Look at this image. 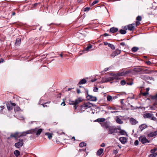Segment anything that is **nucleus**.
I'll list each match as a JSON object with an SVG mask.
<instances>
[{
	"label": "nucleus",
	"mask_w": 157,
	"mask_h": 157,
	"mask_svg": "<svg viewBox=\"0 0 157 157\" xmlns=\"http://www.w3.org/2000/svg\"><path fill=\"white\" fill-rule=\"evenodd\" d=\"M142 78L145 80H153L154 79V78H152L151 77H150L147 75H143L142 76Z\"/></svg>",
	"instance_id": "16"
},
{
	"label": "nucleus",
	"mask_w": 157,
	"mask_h": 157,
	"mask_svg": "<svg viewBox=\"0 0 157 157\" xmlns=\"http://www.w3.org/2000/svg\"><path fill=\"white\" fill-rule=\"evenodd\" d=\"M119 32L120 33L122 34H124L126 33V31L123 29H121L119 31Z\"/></svg>",
	"instance_id": "36"
},
{
	"label": "nucleus",
	"mask_w": 157,
	"mask_h": 157,
	"mask_svg": "<svg viewBox=\"0 0 157 157\" xmlns=\"http://www.w3.org/2000/svg\"><path fill=\"white\" fill-rule=\"evenodd\" d=\"M74 102H75L74 101H72L70 102L69 104H70L71 105H75L74 103Z\"/></svg>",
	"instance_id": "56"
},
{
	"label": "nucleus",
	"mask_w": 157,
	"mask_h": 157,
	"mask_svg": "<svg viewBox=\"0 0 157 157\" xmlns=\"http://www.w3.org/2000/svg\"><path fill=\"white\" fill-rule=\"evenodd\" d=\"M144 71L145 72L144 73L145 74H149L153 72L152 71H149L147 69L145 70Z\"/></svg>",
	"instance_id": "38"
},
{
	"label": "nucleus",
	"mask_w": 157,
	"mask_h": 157,
	"mask_svg": "<svg viewBox=\"0 0 157 157\" xmlns=\"http://www.w3.org/2000/svg\"><path fill=\"white\" fill-rule=\"evenodd\" d=\"M32 134L36 133V135L37 136L39 135L42 131V129H38L37 128H36L33 129H31Z\"/></svg>",
	"instance_id": "2"
},
{
	"label": "nucleus",
	"mask_w": 157,
	"mask_h": 157,
	"mask_svg": "<svg viewBox=\"0 0 157 157\" xmlns=\"http://www.w3.org/2000/svg\"><path fill=\"white\" fill-rule=\"evenodd\" d=\"M120 83H121V84L122 86H124L126 84V82L124 80H122L121 81Z\"/></svg>",
	"instance_id": "42"
},
{
	"label": "nucleus",
	"mask_w": 157,
	"mask_h": 157,
	"mask_svg": "<svg viewBox=\"0 0 157 157\" xmlns=\"http://www.w3.org/2000/svg\"><path fill=\"white\" fill-rule=\"evenodd\" d=\"M112 97L111 96L109 95V101H111L112 100Z\"/></svg>",
	"instance_id": "54"
},
{
	"label": "nucleus",
	"mask_w": 157,
	"mask_h": 157,
	"mask_svg": "<svg viewBox=\"0 0 157 157\" xmlns=\"http://www.w3.org/2000/svg\"><path fill=\"white\" fill-rule=\"evenodd\" d=\"M121 45L124 46L125 45V43L124 42H121L120 43Z\"/></svg>",
	"instance_id": "57"
},
{
	"label": "nucleus",
	"mask_w": 157,
	"mask_h": 157,
	"mask_svg": "<svg viewBox=\"0 0 157 157\" xmlns=\"http://www.w3.org/2000/svg\"><path fill=\"white\" fill-rule=\"evenodd\" d=\"M147 136L148 137H152L154 136H155V135H154V134L152 132H151L148 134L147 135Z\"/></svg>",
	"instance_id": "40"
},
{
	"label": "nucleus",
	"mask_w": 157,
	"mask_h": 157,
	"mask_svg": "<svg viewBox=\"0 0 157 157\" xmlns=\"http://www.w3.org/2000/svg\"><path fill=\"white\" fill-rule=\"evenodd\" d=\"M23 140L19 139L18 142L15 143L14 144L15 147L17 148H19L21 147L23 145Z\"/></svg>",
	"instance_id": "3"
},
{
	"label": "nucleus",
	"mask_w": 157,
	"mask_h": 157,
	"mask_svg": "<svg viewBox=\"0 0 157 157\" xmlns=\"http://www.w3.org/2000/svg\"><path fill=\"white\" fill-rule=\"evenodd\" d=\"M82 101V100L81 99V98H79L76 99L74 103L75 105H77L79 103L81 102Z\"/></svg>",
	"instance_id": "27"
},
{
	"label": "nucleus",
	"mask_w": 157,
	"mask_h": 157,
	"mask_svg": "<svg viewBox=\"0 0 157 157\" xmlns=\"http://www.w3.org/2000/svg\"><path fill=\"white\" fill-rule=\"evenodd\" d=\"M105 121V119L104 118H99L95 120L94 121L97 122L99 123L103 122Z\"/></svg>",
	"instance_id": "23"
},
{
	"label": "nucleus",
	"mask_w": 157,
	"mask_h": 157,
	"mask_svg": "<svg viewBox=\"0 0 157 157\" xmlns=\"http://www.w3.org/2000/svg\"><path fill=\"white\" fill-rule=\"evenodd\" d=\"M121 50L119 49H116L115 51L113 52L111 55V56L114 57L117 55L120 54L121 52Z\"/></svg>",
	"instance_id": "11"
},
{
	"label": "nucleus",
	"mask_w": 157,
	"mask_h": 157,
	"mask_svg": "<svg viewBox=\"0 0 157 157\" xmlns=\"http://www.w3.org/2000/svg\"><path fill=\"white\" fill-rule=\"evenodd\" d=\"M151 98L152 99L155 100L154 105L155 106L157 105V93L155 94L152 96L151 97Z\"/></svg>",
	"instance_id": "14"
},
{
	"label": "nucleus",
	"mask_w": 157,
	"mask_h": 157,
	"mask_svg": "<svg viewBox=\"0 0 157 157\" xmlns=\"http://www.w3.org/2000/svg\"><path fill=\"white\" fill-rule=\"evenodd\" d=\"M109 47H110L112 49L114 50L115 49V46L113 44L109 43Z\"/></svg>",
	"instance_id": "37"
},
{
	"label": "nucleus",
	"mask_w": 157,
	"mask_h": 157,
	"mask_svg": "<svg viewBox=\"0 0 157 157\" xmlns=\"http://www.w3.org/2000/svg\"><path fill=\"white\" fill-rule=\"evenodd\" d=\"M37 4H38V3H36L34 4H33V5H32V7H31V8L33 9H34V7H35L36 6Z\"/></svg>",
	"instance_id": "48"
},
{
	"label": "nucleus",
	"mask_w": 157,
	"mask_h": 157,
	"mask_svg": "<svg viewBox=\"0 0 157 157\" xmlns=\"http://www.w3.org/2000/svg\"><path fill=\"white\" fill-rule=\"evenodd\" d=\"M77 92L78 94H79L81 92L80 90L79 89H77Z\"/></svg>",
	"instance_id": "60"
},
{
	"label": "nucleus",
	"mask_w": 157,
	"mask_h": 157,
	"mask_svg": "<svg viewBox=\"0 0 157 157\" xmlns=\"http://www.w3.org/2000/svg\"><path fill=\"white\" fill-rule=\"evenodd\" d=\"M119 133L121 135H125L126 134V132L124 130L120 129Z\"/></svg>",
	"instance_id": "31"
},
{
	"label": "nucleus",
	"mask_w": 157,
	"mask_h": 157,
	"mask_svg": "<svg viewBox=\"0 0 157 157\" xmlns=\"http://www.w3.org/2000/svg\"><path fill=\"white\" fill-rule=\"evenodd\" d=\"M102 82H108V77L107 76L102 78Z\"/></svg>",
	"instance_id": "28"
},
{
	"label": "nucleus",
	"mask_w": 157,
	"mask_h": 157,
	"mask_svg": "<svg viewBox=\"0 0 157 157\" xmlns=\"http://www.w3.org/2000/svg\"><path fill=\"white\" fill-rule=\"evenodd\" d=\"M105 146V144L104 143H102L101 145V147H104Z\"/></svg>",
	"instance_id": "62"
},
{
	"label": "nucleus",
	"mask_w": 157,
	"mask_h": 157,
	"mask_svg": "<svg viewBox=\"0 0 157 157\" xmlns=\"http://www.w3.org/2000/svg\"><path fill=\"white\" fill-rule=\"evenodd\" d=\"M123 70L124 72V74H125V76L129 75L130 73H132V69H130L129 70L127 71H125V69H123Z\"/></svg>",
	"instance_id": "21"
},
{
	"label": "nucleus",
	"mask_w": 157,
	"mask_h": 157,
	"mask_svg": "<svg viewBox=\"0 0 157 157\" xmlns=\"http://www.w3.org/2000/svg\"><path fill=\"white\" fill-rule=\"evenodd\" d=\"M142 94L143 96H146L148 94V92H145L144 93H142Z\"/></svg>",
	"instance_id": "49"
},
{
	"label": "nucleus",
	"mask_w": 157,
	"mask_h": 157,
	"mask_svg": "<svg viewBox=\"0 0 157 157\" xmlns=\"http://www.w3.org/2000/svg\"><path fill=\"white\" fill-rule=\"evenodd\" d=\"M92 106V104L89 102L85 103L81 105L82 108L84 109H87L91 107Z\"/></svg>",
	"instance_id": "4"
},
{
	"label": "nucleus",
	"mask_w": 157,
	"mask_h": 157,
	"mask_svg": "<svg viewBox=\"0 0 157 157\" xmlns=\"http://www.w3.org/2000/svg\"><path fill=\"white\" fill-rule=\"evenodd\" d=\"M21 43V38H18L17 39L15 42V44L16 46H19Z\"/></svg>",
	"instance_id": "24"
},
{
	"label": "nucleus",
	"mask_w": 157,
	"mask_h": 157,
	"mask_svg": "<svg viewBox=\"0 0 157 157\" xmlns=\"http://www.w3.org/2000/svg\"><path fill=\"white\" fill-rule=\"evenodd\" d=\"M104 43V45L105 46H107L108 45V42H103ZM103 46V44H100L99 45V46Z\"/></svg>",
	"instance_id": "44"
},
{
	"label": "nucleus",
	"mask_w": 157,
	"mask_h": 157,
	"mask_svg": "<svg viewBox=\"0 0 157 157\" xmlns=\"http://www.w3.org/2000/svg\"><path fill=\"white\" fill-rule=\"evenodd\" d=\"M147 127V125L145 124H143L141 125L139 127V128L141 131H142L145 128H146Z\"/></svg>",
	"instance_id": "20"
},
{
	"label": "nucleus",
	"mask_w": 157,
	"mask_h": 157,
	"mask_svg": "<svg viewBox=\"0 0 157 157\" xmlns=\"http://www.w3.org/2000/svg\"><path fill=\"white\" fill-rule=\"evenodd\" d=\"M90 8L89 7H86L85 9V11H88L90 10Z\"/></svg>",
	"instance_id": "58"
},
{
	"label": "nucleus",
	"mask_w": 157,
	"mask_h": 157,
	"mask_svg": "<svg viewBox=\"0 0 157 157\" xmlns=\"http://www.w3.org/2000/svg\"><path fill=\"white\" fill-rule=\"evenodd\" d=\"M139 144V141L137 140L135 141L134 144L135 145H137Z\"/></svg>",
	"instance_id": "50"
},
{
	"label": "nucleus",
	"mask_w": 157,
	"mask_h": 157,
	"mask_svg": "<svg viewBox=\"0 0 157 157\" xmlns=\"http://www.w3.org/2000/svg\"><path fill=\"white\" fill-rule=\"evenodd\" d=\"M14 110L15 112L20 111L21 110L20 108L18 106H16L14 108Z\"/></svg>",
	"instance_id": "35"
},
{
	"label": "nucleus",
	"mask_w": 157,
	"mask_h": 157,
	"mask_svg": "<svg viewBox=\"0 0 157 157\" xmlns=\"http://www.w3.org/2000/svg\"><path fill=\"white\" fill-rule=\"evenodd\" d=\"M14 155L17 156L19 155H20V152L19 151H18V150H15L14 151Z\"/></svg>",
	"instance_id": "34"
},
{
	"label": "nucleus",
	"mask_w": 157,
	"mask_h": 157,
	"mask_svg": "<svg viewBox=\"0 0 157 157\" xmlns=\"http://www.w3.org/2000/svg\"><path fill=\"white\" fill-rule=\"evenodd\" d=\"M103 152V149L102 148H100L99 149L97 152V155L98 156L100 155Z\"/></svg>",
	"instance_id": "25"
},
{
	"label": "nucleus",
	"mask_w": 157,
	"mask_h": 157,
	"mask_svg": "<svg viewBox=\"0 0 157 157\" xmlns=\"http://www.w3.org/2000/svg\"><path fill=\"white\" fill-rule=\"evenodd\" d=\"M133 84L132 82H130V83L128 82L127 83V84L129 85H131Z\"/></svg>",
	"instance_id": "59"
},
{
	"label": "nucleus",
	"mask_w": 157,
	"mask_h": 157,
	"mask_svg": "<svg viewBox=\"0 0 157 157\" xmlns=\"http://www.w3.org/2000/svg\"><path fill=\"white\" fill-rule=\"evenodd\" d=\"M86 81L85 78L81 80L79 82V84H85L86 83Z\"/></svg>",
	"instance_id": "29"
},
{
	"label": "nucleus",
	"mask_w": 157,
	"mask_h": 157,
	"mask_svg": "<svg viewBox=\"0 0 157 157\" xmlns=\"http://www.w3.org/2000/svg\"><path fill=\"white\" fill-rule=\"evenodd\" d=\"M142 19V17L141 16H137L136 17V20L137 21H140Z\"/></svg>",
	"instance_id": "45"
},
{
	"label": "nucleus",
	"mask_w": 157,
	"mask_h": 157,
	"mask_svg": "<svg viewBox=\"0 0 157 157\" xmlns=\"http://www.w3.org/2000/svg\"><path fill=\"white\" fill-rule=\"evenodd\" d=\"M108 70V68H105L104 70L102 71V72L103 73H105V72H106Z\"/></svg>",
	"instance_id": "51"
},
{
	"label": "nucleus",
	"mask_w": 157,
	"mask_h": 157,
	"mask_svg": "<svg viewBox=\"0 0 157 157\" xmlns=\"http://www.w3.org/2000/svg\"><path fill=\"white\" fill-rule=\"evenodd\" d=\"M119 140L122 144H124L126 142V138L125 137H121L119 138Z\"/></svg>",
	"instance_id": "17"
},
{
	"label": "nucleus",
	"mask_w": 157,
	"mask_h": 157,
	"mask_svg": "<svg viewBox=\"0 0 157 157\" xmlns=\"http://www.w3.org/2000/svg\"><path fill=\"white\" fill-rule=\"evenodd\" d=\"M132 73H138L142 71L141 68L139 67L135 68L133 69H132Z\"/></svg>",
	"instance_id": "15"
},
{
	"label": "nucleus",
	"mask_w": 157,
	"mask_h": 157,
	"mask_svg": "<svg viewBox=\"0 0 157 157\" xmlns=\"http://www.w3.org/2000/svg\"><path fill=\"white\" fill-rule=\"evenodd\" d=\"M104 36H108V34H107V33H105L104 35H101V37H103Z\"/></svg>",
	"instance_id": "53"
},
{
	"label": "nucleus",
	"mask_w": 157,
	"mask_h": 157,
	"mask_svg": "<svg viewBox=\"0 0 157 157\" xmlns=\"http://www.w3.org/2000/svg\"><path fill=\"white\" fill-rule=\"evenodd\" d=\"M143 117L145 119L149 118V119L154 121H156V118L154 116L153 114L149 113H147L144 114Z\"/></svg>",
	"instance_id": "1"
},
{
	"label": "nucleus",
	"mask_w": 157,
	"mask_h": 157,
	"mask_svg": "<svg viewBox=\"0 0 157 157\" xmlns=\"http://www.w3.org/2000/svg\"><path fill=\"white\" fill-rule=\"evenodd\" d=\"M139 140L142 144L149 143L148 140L145 137L141 136L139 137Z\"/></svg>",
	"instance_id": "6"
},
{
	"label": "nucleus",
	"mask_w": 157,
	"mask_h": 157,
	"mask_svg": "<svg viewBox=\"0 0 157 157\" xmlns=\"http://www.w3.org/2000/svg\"><path fill=\"white\" fill-rule=\"evenodd\" d=\"M97 80V79H95V78H94V79H92L91 81L92 82H95V81H96V80Z\"/></svg>",
	"instance_id": "61"
},
{
	"label": "nucleus",
	"mask_w": 157,
	"mask_h": 157,
	"mask_svg": "<svg viewBox=\"0 0 157 157\" xmlns=\"http://www.w3.org/2000/svg\"><path fill=\"white\" fill-rule=\"evenodd\" d=\"M98 0H95L93 2L92 4L93 5H94L97 4V3H98Z\"/></svg>",
	"instance_id": "46"
},
{
	"label": "nucleus",
	"mask_w": 157,
	"mask_h": 157,
	"mask_svg": "<svg viewBox=\"0 0 157 157\" xmlns=\"http://www.w3.org/2000/svg\"><path fill=\"white\" fill-rule=\"evenodd\" d=\"M146 91L147 92H148V91L149 90V88H147L146 89Z\"/></svg>",
	"instance_id": "63"
},
{
	"label": "nucleus",
	"mask_w": 157,
	"mask_h": 157,
	"mask_svg": "<svg viewBox=\"0 0 157 157\" xmlns=\"http://www.w3.org/2000/svg\"><path fill=\"white\" fill-rule=\"evenodd\" d=\"M19 137H20L21 136H25L27 134H32V132L31 131V129L25 132H19Z\"/></svg>",
	"instance_id": "9"
},
{
	"label": "nucleus",
	"mask_w": 157,
	"mask_h": 157,
	"mask_svg": "<svg viewBox=\"0 0 157 157\" xmlns=\"http://www.w3.org/2000/svg\"><path fill=\"white\" fill-rule=\"evenodd\" d=\"M157 150V149L156 148H154L152 149L151 151V153H155V152Z\"/></svg>",
	"instance_id": "43"
},
{
	"label": "nucleus",
	"mask_w": 157,
	"mask_h": 157,
	"mask_svg": "<svg viewBox=\"0 0 157 157\" xmlns=\"http://www.w3.org/2000/svg\"><path fill=\"white\" fill-rule=\"evenodd\" d=\"M157 155V153H151L149 155V157H155Z\"/></svg>",
	"instance_id": "39"
},
{
	"label": "nucleus",
	"mask_w": 157,
	"mask_h": 157,
	"mask_svg": "<svg viewBox=\"0 0 157 157\" xmlns=\"http://www.w3.org/2000/svg\"><path fill=\"white\" fill-rule=\"evenodd\" d=\"M86 145V144L84 142H82L80 143L79 144V146L80 147H82L84 146H85Z\"/></svg>",
	"instance_id": "33"
},
{
	"label": "nucleus",
	"mask_w": 157,
	"mask_h": 157,
	"mask_svg": "<svg viewBox=\"0 0 157 157\" xmlns=\"http://www.w3.org/2000/svg\"><path fill=\"white\" fill-rule=\"evenodd\" d=\"M6 106L8 109L9 110H10L12 109V106H15L16 105L14 103H11L10 101L6 103Z\"/></svg>",
	"instance_id": "7"
},
{
	"label": "nucleus",
	"mask_w": 157,
	"mask_h": 157,
	"mask_svg": "<svg viewBox=\"0 0 157 157\" xmlns=\"http://www.w3.org/2000/svg\"><path fill=\"white\" fill-rule=\"evenodd\" d=\"M19 132H17L14 133L10 135V138H14L15 139H17L18 138H19Z\"/></svg>",
	"instance_id": "12"
},
{
	"label": "nucleus",
	"mask_w": 157,
	"mask_h": 157,
	"mask_svg": "<svg viewBox=\"0 0 157 157\" xmlns=\"http://www.w3.org/2000/svg\"><path fill=\"white\" fill-rule=\"evenodd\" d=\"M129 122L132 125H136L138 123L136 119L132 117L129 119Z\"/></svg>",
	"instance_id": "13"
},
{
	"label": "nucleus",
	"mask_w": 157,
	"mask_h": 157,
	"mask_svg": "<svg viewBox=\"0 0 157 157\" xmlns=\"http://www.w3.org/2000/svg\"><path fill=\"white\" fill-rule=\"evenodd\" d=\"M152 132L155 136L157 135V130L155 131Z\"/></svg>",
	"instance_id": "55"
},
{
	"label": "nucleus",
	"mask_w": 157,
	"mask_h": 157,
	"mask_svg": "<svg viewBox=\"0 0 157 157\" xmlns=\"http://www.w3.org/2000/svg\"><path fill=\"white\" fill-rule=\"evenodd\" d=\"M140 23L139 21H136V26H138L139 25H140Z\"/></svg>",
	"instance_id": "52"
},
{
	"label": "nucleus",
	"mask_w": 157,
	"mask_h": 157,
	"mask_svg": "<svg viewBox=\"0 0 157 157\" xmlns=\"http://www.w3.org/2000/svg\"><path fill=\"white\" fill-rule=\"evenodd\" d=\"M139 50V48L137 47H134L132 49V51L133 52H135Z\"/></svg>",
	"instance_id": "30"
},
{
	"label": "nucleus",
	"mask_w": 157,
	"mask_h": 157,
	"mask_svg": "<svg viewBox=\"0 0 157 157\" xmlns=\"http://www.w3.org/2000/svg\"><path fill=\"white\" fill-rule=\"evenodd\" d=\"M92 45H90L88 46L86 48V51H89V50L92 48Z\"/></svg>",
	"instance_id": "41"
},
{
	"label": "nucleus",
	"mask_w": 157,
	"mask_h": 157,
	"mask_svg": "<svg viewBox=\"0 0 157 157\" xmlns=\"http://www.w3.org/2000/svg\"><path fill=\"white\" fill-rule=\"evenodd\" d=\"M101 126L104 128L107 129L108 128V123L107 122L101 124Z\"/></svg>",
	"instance_id": "26"
},
{
	"label": "nucleus",
	"mask_w": 157,
	"mask_h": 157,
	"mask_svg": "<svg viewBox=\"0 0 157 157\" xmlns=\"http://www.w3.org/2000/svg\"><path fill=\"white\" fill-rule=\"evenodd\" d=\"M117 129L113 127L109 126V134H112L116 132Z\"/></svg>",
	"instance_id": "10"
},
{
	"label": "nucleus",
	"mask_w": 157,
	"mask_h": 157,
	"mask_svg": "<svg viewBox=\"0 0 157 157\" xmlns=\"http://www.w3.org/2000/svg\"><path fill=\"white\" fill-rule=\"evenodd\" d=\"M98 90V88L97 87H95L93 89V91L95 92H97Z\"/></svg>",
	"instance_id": "47"
},
{
	"label": "nucleus",
	"mask_w": 157,
	"mask_h": 157,
	"mask_svg": "<svg viewBox=\"0 0 157 157\" xmlns=\"http://www.w3.org/2000/svg\"><path fill=\"white\" fill-rule=\"evenodd\" d=\"M116 121L117 123L120 124H121L123 123L122 121L118 116L116 117Z\"/></svg>",
	"instance_id": "18"
},
{
	"label": "nucleus",
	"mask_w": 157,
	"mask_h": 157,
	"mask_svg": "<svg viewBox=\"0 0 157 157\" xmlns=\"http://www.w3.org/2000/svg\"><path fill=\"white\" fill-rule=\"evenodd\" d=\"M118 30V28L115 27H112L110 29V32L112 33H114L117 32Z\"/></svg>",
	"instance_id": "22"
},
{
	"label": "nucleus",
	"mask_w": 157,
	"mask_h": 157,
	"mask_svg": "<svg viewBox=\"0 0 157 157\" xmlns=\"http://www.w3.org/2000/svg\"><path fill=\"white\" fill-rule=\"evenodd\" d=\"M146 63L148 65H150L151 63L150 61H149L147 62Z\"/></svg>",
	"instance_id": "64"
},
{
	"label": "nucleus",
	"mask_w": 157,
	"mask_h": 157,
	"mask_svg": "<svg viewBox=\"0 0 157 157\" xmlns=\"http://www.w3.org/2000/svg\"><path fill=\"white\" fill-rule=\"evenodd\" d=\"M87 93L86 98L87 99L92 101H95L97 100V98L96 97L88 94V90L87 91Z\"/></svg>",
	"instance_id": "5"
},
{
	"label": "nucleus",
	"mask_w": 157,
	"mask_h": 157,
	"mask_svg": "<svg viewBox=\"0 0 157 157\" xmlns=\"http://www.w3.org/2000/svg\"><path fill=\"white\" fill-rule=\"evenodd\" d=\"M135 24H130L128 25L127 26H125L124 27V29L127 30L128 29L130 31H133L134 30L135 27L134 25Z\"/></svg>",
	"instance_id": "8"
},
{
	"label": "nucleus",
	"mask_w": 157,
	"mask_h": 157,
	"mask_svg": "<svg viewBox=\"0 0 157 157\" xmlns=\"http://www.w3.org/2000/svg\"><path fill=\"white\" fill-rule=\"evenodd\" d=\"M45 135L48 136V138L49 139H51L52 137V134L49 132L46 133Z\"/></svg>",
	"instance_id": "32"
},
{
	"label": "nucleus",
	"mask_w": 157,
	"mask_h": 157,
	"mask_svg": "<svg viewBox=\"0 0 157 157\" xmlns=\"http://www.w3.org/2000/svg\"><path fill=\"white\" fill-rule=\"evenodd\" d=\"M117 76H125V74H124V72L123 69L122 70V71H120L117 73V74L115 75Z\"/></svg>",
	"instance_id": "19"
}]
</instances>
